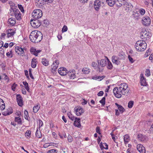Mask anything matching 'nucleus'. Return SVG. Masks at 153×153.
<instances>
[{"label": "nucleus", "mask_w": 153, "mask_h": 153, "mask_svg": "<svg viewBox=\"0 0 153 153\" xmlns=\"http://www.w3.org/2000/svg\"><path fill=\"white\" fill-rule=\"evenodd\" d=\"M42 37L43 35L42 33L37 30L32 31L29 36L30 40L35 43L40 42L42 39Z\"/></svg>", "instance_id": "nucleus-1"}, {"label": "nucleus", "mask_w": 153, "mask_h": 153, "mask_svg": "<svg viewBox=\"0 0 153 153\" xmlns=\"http://www.w3.org/2000/svg\"><path fill=\"white\" fill-rule=\"evenodd\" d=\"M120 88L118 87H115L113 90V92L115 96L117 98H121L122 95H125V93L123 91L120 90Z\"/></svg>", "instance_id": "nucleus-2"}, {"label": "nucleus", "mask_w": 153, "mask_h": 153, "mask_svg": "<svg viewBox=\"0 0 153 153\" xmlns=\"http://www.w3.org/2000/svg\"><path fill=\"white\" fill-rule=\"evenodd\" d=\"M32 16L33 19H38L42 16V11L39 9L34 10L32 13Z\"/></svg>", "instance_id": "nucleus-3"}, {"label": "nucleus", "mask_w": 153, "mask_h": 153, "mask_svg": "<svg viewBox=\"0 0 153 153\" xmlns=\"http://www.w3.org/2000/svg\"><path fill=\"white\" fill-rule=\"evenodd\" d=\"M30 23L31 26L35 28L39 27L41 25V20L37 19H31L30 21Z\"/></svg>", "instance_id": "nucleus-4"}, {"label": "nucleus", "mask_w": 153, "mask_h": 153, "mask_svg": "<svg viewBox=\"0 0 153 153\" xmlns=\"http://www.w3.org/2000/svg\"><path fill=\"white\" fill-rule=\"evenodd\" d=\"M11 10L10 12L11 15H12V13L13 14H14L16 19L18 20H20L21 19V14L19 10L16 9H14L13 8H11Z\"/></svg>", "instance_id": "nucleus-5"}, {"label": "nucleus", "mask_w": 153, "mask_h": 153, "mask_svg": "<svg viewBox=\"0 0 153 153\" xmlns=\"http://www.w3.org/2000/svg\"><path fill=\"white\" fill-rule=\"evenodd\" d=\"M137 45L140 47V51H144L146 48L147 44L145 41L140 40L137 42Z\"/></svg>", "instance_id": "nucleus-6"}, {"label": "nucleus", "mask_w": 153, "mask_h": 153, "mask_svg": "<svg viewBox=\"0 0 153 153\" xmlns=\"http://www.w3.org/2000/svg\"><path fill=\"white\" fill-rule=\"evenodd\" d=\"M119 88L120 89H121L120 90L123 91L125 93V95L127 96L128 95L129 89L128 87V85L126 83L121 84Z\"/></svg>", "instance_id": "nucleus-7"}, {"label": "nucleus", "mask_w": 153, "mask_h": 153, "mask_svg": "<svg viewBox=\"0 0 153 153\" xmlns=\"http://www.w3.org/2000/svg\"><path fill=\"white\" fill-rule=\"evenodd\" d=\"M143 24L145 26H147L149 25L151 23V19L147 16H146L143 17L142 19Z\"/></svg>", "instance_id": "nucleus-8"}, {"label": "nucleus", "mask_w": 153, "mask_h": 153, "mask_svg": "<svg viewBox=\"0 0 153 153\" xmlns=\"http://www.w3.org/2000/svg\"><path fill=\"white\" fill-rule=\"evenodd\" d=\"M15 50L16 53L20 56H25V52L24 50L22 48L16 46L15 48Z\"/></svg>", "instance_id": "nucleus-9"}, {"label": "nucleus", "mask_w": 153, "mask_h": 153, "mask_svg": "<svg viewBox=\"0 0 153 153\" xmlns=\"http://www.w3.org/2000/svg\"><path fill=\"white\" fill-rule=\"evenodd\" d=\"M59 64V62L58 60H56L53 62V63L52 65V67L51 70V71L52 73H54L56 71Z\"/></svg>", "instance_id": "nucleus-10"}, {"label": "nucleus", "mask_w": 153, "mask_h": 153, "mask_svg": "<svg viewBox=\"0 0 153 153\" xmlns=\"http://www.w3.org/2000/svg\"><path fill=\"white\" fill-rule=\"evenodd\" d=\"M123 5L124 7L126 10L129 12L131 11L133 6L130 3L127 2L126 1L124 4H123Z\"/></svg>", "instance_id": "nucleus-11"}, {"label": "nucleus", "mask_w": 153, "mask_h": 153, "mask_svg": "<svg viewBox=\"0 0 153 153\" xmlns=\"http://www.w3.org/2000/svg\"><path fill=\"white\" fill-rule=\"evenodd\" d=\"M106 59H101L100 62H99V60H98V64L101 67H103L107 65V62H108V59L106 57Z\"/></svg>", "instance_id": "nucleus-12"}, {"label": "nucleus", "mask_w": 153, "mask_h": 153, "mask_svg": "<svg viewBox=\"0 0 153 153\" xmlns=\"http://www.w3.org/2000/svg\"><path fill=\"white\" fill-rule=\"evenodd\" d=\"M140 35V38L142 39L149 38V33H148L146 30L144 28L142 29Z\"/></svg>", "instance_id": "nucleus-13"}, {"label": "nucleus", "mask_w": 153, "mask_h": 153, "mask_svg": "<svg viewBox=\"0 0 153 153\" xmlns=\"http://www.w3.org/2000/svg\"><path fill=\"white\" fill-rule=\"evenodd\" d=\"M102 2L99 0H96L94 2V6L95 9L98 11L100 7Z\"/></svg>", "instance_id": "nucleus-14"}, {"label": "nucleus", "mask_w": 153, "mask_h": 153, "mask_svg": "<svg viewBox=\"0 0 153 153\" xmlns=\"http://www.w3.org/2000/svg\"><path fill=\"white\" fill-rule=\"evenodd\" d=\"M16 101L18 105L22 107L23 105L22 98L19 94H17L16 95Z\"/></svg>", "instance_id": "nucleus-15"}, {"label": "nucleus", "mask_w": 153, "mask_h": 153, "mask_svg": "<svg viewBox=\"0 0 153 153\" xmlns=\"http://www.w3.org/2000/svg\"><path fill=\"white\" fill-rule=\"evenodd\" d=\"M137 148L140 153H145V148L142 144H138L137 145Z\"/></svg>", "instance_id": "nucleus-16"}, {"label": "nucleus", "mask_w": 153, "mask_h": 153, "mask_svg": "<svg viewBox=\"0 0 153 153\" xmlns=\"http://www.w3.org/2000/svg\"><path fill=\"white\" fill-rule=\"evenodd\" d=\"M41 51V50H37L36 48L33 47L31 48L30 50V52L31 53L36 56H37L38 54L40 53Z\"/></svg>", "instance_id": "nucleus-17"}, {"label": "nucleus", "mask_w": 153, "mask_h": 153, "mask_svg": "<svg viewBox=\"0 0 153 153\" xmlns=\"http://www.w3.org/2000/svg\"><path fill=\"white\" fill-rule=\"evenodd\" d=\"M35 3L37 7L41 8L45 4V3L44 0H36Z\"/></svg>", "instance_id": "nucleus-18"}, {"label": "nucleus", "mask_w": 153, "mask_h": 153, "mask_svg": "<svg viewBox=\"0 0 153 153\" xmlns=\"http://www.w3.org/2000/svg\"><path fill=\"white\" fill-rule=\"evenodd\" d=\"M75 111L76 112V114L78 116L81 115L84 112L83 108L80 107L75 109Z\"/></svg>", "instance_id": "nucleus-19"}, {"label": "nucleus", "mask_w": 153, "mask_h": 153, "mask_svg": "<svg viewBox=\"0 0 153 153\" xmlns=\"http://www.w3.org/2000/svg\"><path fill=\"white\" fill-rule=\"evenodd\" d=\"M68 75L69 77H70V78L72 79H74L76 77L75 74V71L74 70L69 71L68 72Z\"/></svg>", "instance_id": "nucleus-20"}, {"label": "nucleus", "mask_w": 153, "mask_h": 153, "mask_svg": "<svg viewBox=\"0 0 153 153\" xmlns=\"http://www.w3.org/2000/svg\"><path fill=\"white\" fill-rule=\"evenodd\" d=\"M127 1V0H117L115 2V4L118 7H120L123 5Z\"/></svg>", "instance_id": "nucleus-21"}, {"label": "nucleus", "mask_w": 153, "mask_h": 153, "mask_svg": "<svg viewBox=\"0 0 153 153\" xmlns=\"http://www.w3.org/2000/svg\"><path fill=\"white\" fill-rule=\"evenodd\" d=\"M120 59H118L117 57L115 56H113L112 57V62L114 63H115L117 65L120 64Z\"/></svg>", "instance_id": "nucleus-22"}, {"label": "nucleus", "mask_w": 153, "mask_h": 153, "mask_svg": "<svg viewBox=\"0 0 153 153\" xmlns=\"http://www.w3.org/2000/svg\"><path fill=\"white\" fill-rule=\"evenodd\" d=\"M74 125L76 127H79L81 126L80 119L79 118H76L74 123Z\"/></svg>", "instance_id": "nucleus-23"}, {"label": "nucleus", "mask_w": 153, "mask_h": 153, "mask_svg": "<svg viewBox=\"0 0 153 153\" xmlns=\"http://www.w3.org/2000/svg\"><path fill=\"white\" fill-rule=\"evenodd\" d=\"M137 137L138 140L140 141H145L146 139V137L141 134H138L137 135Z\"/></svg>", "instance_id": "nucleus-24"}, {"label": "nucleus", "mask_w": 153, "mask_h": 153, "mask_svg": "<svg viewBox=\"0 0 153 153\" xmlns=\"http://www.w3.org/2000/svg\"><path fill=\"white\" fill-rule=\"evenodd\" d=\"M140 83L141 85L145 86L147 85L145 79L143 76H140Z\"/></svg>", "instance_id": "nucleus-25"}, {"label": "nucleus", "mask_w": 153, "mask_h": 153, "mask_svg": "<svg viewBox=\"0 0 153 153\" xmlns=\"http://www.w3.org/2000/svg\"><path fill=\"white\" fill-rule=\"evenodd\" d=\"M125 54L124 53L123 51H121L119 52L118 57H117V58L120 60H124L125 59Z\"/></svg>", "instance_id": "nucleus-26"}, {"label": "nucleus", "mask_w": 153, "mask_h": 153, "mask_svg": "<svg viewBox=\"0 0 153 153\" xmlns=\"http://www.w3.org/2000/svg\"><path fill=\"white\" fill-rule=\"evenodd\" d=\"M8 22L10 25L13 26L16 23V20L14 18H10L8 19Z\"/></svg>", "instance_id": "nucleus-27"}, {"label": "nucleus", "mask_w": 153, "mask_h": 153, "mask_svg": "<svg viewBox=\"0 0 153 153\" xmlns=\"http://www.w3.org/2000/svg\"><path fill=\"white\" fill-rule=\"evenodd\" d=\"M14 32L13 30L12 29H9L8 30V33L7 34V36L9 38L14 35Z\"/></svg>", "instance_id": "nucleus-28"}, {"label": "nucleus", "mask_w": 153, "mask_h": 153, "mask_svg": "<svg viewBox=\"0 0 153 153\" xmlns=\"http://www.w3.org/2000/svg\"><path fill=\"white\" fill-rule=\"evenodd\" d=\"M115 104L117 106L118 109L121 113H122L124 111L125 109L122 106L119 105L117 103H115Z\"/></svg>", "instance_id": "nucleus-29"}, {"label": "nucleus", "mask_w": 153, "mask_h": 153, "mask_svg": "<svg viewBox=\"0 0 153 153\" xmlns=\"http://www.w3.org/2000/svg\"><path fill=\"white\" fill-rule=\"evenodd\" d=\"M41 62L45 66H47L49 65V61L46 58H42V59Z\"/></svg>", "instance_id": "nucleus-30"}, {"label": "nucleus", "mask_w": 153, "mask_h": 153, "mask_svg": "<svg viewBox=\"0 0 153 153\" xmlns=\"http://www.w3.org/2000/svg\"><path fill=\"white\" fill-rule=\"evenodd\" d=\"M106 2L108 5L113 6L115 4V0H106Z\"/></svg>", "instance_id": "nucleus-31"}, {"label": "nucleus", "mask_w": 153, "mask_h": 153, "mask_svg": "<svg viewBox=\"0 0 153 153\" xmlns=\"http://www.w3.org/2000/svg\"><path fill=\"white\" fill-rule=\"evenodd\" d=\"M58 72L62 76H65L67 74H68L67 71H61L60 70H58Z\"/></svg>", "instance_id": "nucleus-32"}, {"label": "nucleus", "mask_w": 153, "mask_h": 153, "mask_svg": "<svg viewBox=\"0 0 153 153\" xmlns=\"http://www.w3.org/2000/svg\"><path fill=\"white\" fill-rule=\"evenodd\" d=\"M129 136L127 134H126L124 137V140L125 143L126 144L128 143L129 141Z\"/></svg>", "instance_id": "nucleus-33"}, {"label": "nucleus", "mask_w": 153, "mask_h": 153, "mask_svg": "<svg viewBox=\"0 0 153 153\" xmlns=\"http://www.w3.org/2000/svg\"><path fill=\"white\" fill-rule=\"evenodd\" d=\"M15 121L18 123L19 124L21 125L22 124V121L21 118L19 117H16L15 118Z\"/></svg>", "instance_id": "nucleus-34"}, {"label": "nucleus", "mask_w": 153, "mask_h": 153, "mask_svg": "<svg viewBox=\"0 0 153 153\" xmlns=\"http://www.w3.org/2000/svg\"><path fill=\"white\" fill-rule=\"evenodd\" d=\"M67 114L69 118H70L72 121L74 120H75L76 118V117H75L74 116H72V115L70 112H68L67 113Z\"/></svg>", "instance_id": "nucleus-35"}, {"label": "nucleus", "mask_w": 153, "mask_h": 153, "mask_svg": "<svg viewBox=\"0 0 153 153\" xmlns=\"http://www.w3.org/2000/svg\"><path fill=\"white\" fill-rule=\"evenodd\" d=\"M107 68L111 70L112 69L113 67V65L110 62L109 60L108 59V62H107Z\"/></svg>", "instance_id": "nucleus-36"}, {"label": "nucleus", "mask_w": 153, "mask_h": 153, "mask_svg": "<svg viewBox=\"0 0 153 153\" xmlns=\"http://www.w3.org/2000/svg\"><path fill=\"white\" fill-rule=\"evenodd\" d=\"M105 97H103L101 100L99 102L101 104L102 106H103L105 104Z\"/></svg>", "instance_id": "nucleus-37"}, {"label": "nucleus", "mask_w": 153, "mask_h": 153, "mask_svg": "<svg viewBox=\"0 0 153 153\" xmlns=\"http://www.w3.org/2000/svg\"><path fill=\"white\" fill-rule=\"evenodd\" d=\"M36 136L38 138H40L42 137V134L41 132L40 131H39L38 129H37L36 133Z\"/></svg>", "instance_id": "nucleus-38"}, {"label": "nucleus", "mask_w": 153, "mask_h": 153, "mask_svg": "<svg viewBox=\"0 0 153 153\" xmlns=\"http://www.w3.org/2000/svg\"><path fill=\"white\" fill-rule=\"evenodd\" d=\"M23 84L25 85L26 89L28 91L29 88L28 83L26 81H23Z\"/></svg>", "instance_id": "nucleus-39"}, {"label": "nucleus", "mask_w": 153, "mask_h": 153, "mask_svg": "<svg viewBox=\"0 0 153 153\" xmlns=\"http://www.w3.org/2000/svg\"><path fill=\"white\" fill-rule=\"evenodd\" d=\"M39 109V107L38 105L34 106L33 108V111L34 113H36Z\"/></svg>", "instance_id": "nucleus-40"}, {"label": "nucleus", "mask_w": 153, "mask_h": 153, "mask_svg": "<svg viewBox=\"0 0 153 153\" xmlns=\"http://www.w3.org/2000/svg\"><path fill=\"white\" fill-rule=\"evenodd\" d=\"M58 151L55 149H52L48 151L47 153H57Z\"/></svg>", "instance_id": "nucleus-41"}, {"label": "nucleus", "mask_w": 153, "mask_h": 153, "mask_svg": "<svg viewBox=\"0 0 153 153\" xmlns=\"http://www.w3.org/2000/svg\"><path fill=\"white\" fill-rule=\"evenodd\" d=\"M134 104V102L133 101H129L128 104V107L129 108H131Z\"/></svg>", "instance_id": "nucleus-42"}, {"label": "nucleus", "mask_w": 153, "mask_h": 153, "mask_svg": "<svg viewBox=\"0 0 153 153\" xmlns=\"http://www.w3.org/2000/svg\"><path fill=\"white\" fill-rule=\"evenodd\" d=\"M7 112L9 113V115L12 114L13 112V109L12 108L10 107L7 109Z\"/></svg>", "instance_id": "nucleus-43"}, {"label": "nucleus", "mask_w": 153, "mask_h": 153, "mask_svg": "<svg viewBox=\"0 0 153 153\" xmlns=\"http://www.w3.org/2000/svg\"><path fill=\"white\" fill-rule=\"evenodd\" d=\"M68 30V27L66 25H64L62 29V33L66 32Z\"/></svg>", "instance_id": "nucleus-44"}, {"label": "nucleus", "mask_w": 153, "mask_h": 153, "mask_svg": "<svg viewBox=\"0 0 153 153\" xmlns=\"http://www.w3.org/2000/svg\"><path fill=\"white\" fill-rule=\"evenodd\" d=\"M68 140L69 142H72L73 140V139L72 137L69 134L68 135Z\"/></svg>", "instance_id": "nucleus-45"}, {"label": "nucleus", "mask_w": 153, "mask_h": 153, "mask_svg": "<svg viewBox=\"0 0 153 153\" xmlns=\"http://www.w3.org/2000/svg\"><path fill=\"white\" fill-rule=\"evenodd\" d=\"M139 12L141 15H143L145 14V10L143 9H140V10Z\"/></svg>", "instance_id": "nucleus-46"}, {"label": "nucleus", "mask_w": 153, "mask_h": 153, "mask_svg": "<svg viewBox=\"0 0 153 153\" xmlns=\"http://www.w3.org/2000/svg\"><path fill=\"white\" fill-rule=\"evenodd\" d=\"M31 133V131L30 130H27L26 133H25V135L26 136H27L28 137L29 136H30V134Z\"/></svg>", "instance_id": "nucleus-47"}, {"label": "nucleus", "mask_w": 153, "mask_h": 153, "mask_svg": "<svg viewBox=\"0 0 153 153\" xmlns=\"http://www.w3.org/2000/svg\"><path fill=\"white\" fill-rule=\"evenodd\" d=\"M145 75L147 76H149L150 75V71L149 69H146V71Z\"/></svg>", "instance_id": "nucleus-48"}, {"label": "nucleus", "mask_w": 153, "mask_h": 153, "mask_svg": "<svg viewBox=\"0 0 153 153\" xmlns=\"http://www.w3.org/2000/svg\"><path fill=\"white\" fill-rule=\"evenodd\" d=\"M37 62H31V66L33 68H35L36 66V64Z\"/></svg>", "instance_id": "nucleus-49"}, {"label": "nucleus", "mask_w": 153, "mask_h": 153, "mask_svg": "<svg viewBox=\"0 0 153 153\" xmlns=\"http://www.w3.org/2000/svg\"><path fill=\"white\" fill-rule=\"evenodd\" d=\"M17 86V85L15 83H14V84H13L12 86V87H11L13 91H15V90Z\"/></svg>", "instance_id": "nucleus-50"}, {"label": "nucleus", "mask_w": 153, "mask_h": 153, "mask_svg": "<svg viewBox=\"0 0 153 153\" xmlns=\"http://www.w3.org/2000/svg\"><path fill=\"white\" fill-rule=\"evenodd\" d=\"M3 75L4 76V79L5 80H7V82H8L9 81V77L7 76V75L5 74H4Z\"/></svg>", "instance_id": "nucleus-51"}, {"label": "nucleus", "mask_w": 153, "mask_h": 153, "mask_svg": "<svg viewBox=\"0 0 153 153\" xmlns=\"http://www.w3.org/2000/svg\"><path fill=\"white\" fill-rule=\"evenodd\" d=\"M128 59L129 61L131 62V63H133L134 62V60H133V59L130 56H128Z\"/></svg>", "instance_id": "nucleus-52"}, {"label": "nucleus", "mask_w": 153, "mask_h": 153, "mask_svg": "<svg viewBox=\"0 0 153 153\" xmlns=\"http://www.w3.org/2000/svg\"><path fill=\"white\" fill-rule=\"evenodd\" d=\"M29 74L30 77L32 79H34V77L33 76L32 74V73H31V69H29Z\"/></svg>", "instance_id": "nucleus-53"}, {"label": "nucleus", "mask_w": 153, "mask_h": 153, "mask_svg": "<svg viewBox=\"0 0 153 153\" xmlns=\"http://www.w3.org/2000/svg\"><path fill=\"white\" fill-rule=\"evenodd\" d=\"M18 7L19 9L22 12H23L24 11V10L23 9V7L21 5H18Z\"/></svg>", "instance_id": "nucleus-54"}, {"label": "nucleus", "mask_w": 153, "mask_h": 153, "mask_svg": "<svg viewBox=\"0 0 153 153\" xmlns=\"http://www.w3.org/2000/svg\"><path fill=\"white\" fill-rule=\"evenodd\" d=\"M96 132L99 134H101L100 132V127L97 126L96 128Z\"/></svg>", "instance_id": "nucleus-55"}, {"label": "nucleus", "mask_w": 153, "mask_h": 153, "mask_svg": "<svg viewBox=\"0 0 153 153\" xmlns=\"http://www.w3.org/2000/svg\"><path fill=\"white\" fill-rule=\"evenodd\" d=\"M135 47L136 49L138 51H140V47L139 46V45H137V42L135 44Z\"/></svg>", "instance_id": "nucleus-56"}, {"label": "nucleus", "mask_w": 153, "mask_h": 153, "mask_svg": "<svg viewBox=\"0 0 153 153\" xmlns=\"http://www.w3.org/2000/svg\"><path fill=\"white\" fill-rule=\"evenodd\" d=\"M104 94L102 91H100L97 94V95L99 96H102Z\"/></svg>", "instance_id": "nucleus-57"}, {"label": "nucleus", "mask_w": 153, "mask_h": 153, "mask_svg": "<svg viewBox=\"0 0 153 153\" xmlns=\"http://www.w3.org/2000/svg\"><path fill=\"white\" fill-rule=\"evenodd\" d=\"M39 128H40L43 125V123L42 122V121L41 120H39Z\"/></svg>", "instance_id": "nucleus-58"}, {"label": "nucleus", "mask_w": 153, "mask_h": 153, "mask_svg": "<svg viewBox=\"0 0 153 153\" xmlns=\"http://www.w3.org/2000/svg\"><path fill=\"white\" fill-rule=\"evenodd\" d=\"M137 11H134L133 12L134 13H133V16H136L137 17V16H138L139 14L138 13H137Z\"/></svg>", "instance_id": "nucleus-59"}, {"label": "nucleus", "mask_w": 153, "mask_h": 153, "mask_svg": "<svg viewBox=\"0 0 153 153\" xmlns=\"http://www.w3.org/2000/svg\"><path fill=\"white\" fill-rule=\"evenodd\" d=\"M43 22V24H45V25H47L48 23V22L47 20H44Z\"/></svg>", "instance_id": "nucleus-60"}, {"label": "nucleus", "mask_w": 153, "mask_h": 153, "mask_svg": "<svg viewBox=\"0 0 153 153\" xmlns=\"http://www.w3.org/2000/svg\"><path fill=\"white\" fill-rule=\"evenodd\" d=\"M97 65L94 62H93L92 63V66L96 68L97 66Z\"/></svg>", "instance_id": "nucleus-61"}, {"label": "nucleus", "mask_w": 153, "mask_h": 153, "mask_svg": "<svg viewBox=\"0 0 153 153\" xmlns=\"http://www.w3.org/2000/svg\"><path fill=\"white\" fill-rule=\"evenodd\" d=\"M149 50V49L148 51H147L146 52V53L145 56V57H146L148 56L149 55V53L150 52Z\"/></svg>", "instance_id": "nucleus-62"}, {"label": "nucleus", "mask_w": 153, "mask_h": 153, "mask_svg": "<svg viewBox=\"0 0 153 153\" xmlns=\"http://www.w3.org/2000/svg\"><path fill=\"white\" fill-rule=\"evenodd\" d=\"M59 135L60 137L61 138H63V137L65 138L66 137V135L65 133L63 134L62 135H61V134H59Z\"/></svg>", "instance_id": "nucleus-63"}, {"label": "nucleus", "mask_w": 153, "mask_h": 153, "mask_svg": "<svg viewBox=\"0 0 153 153\" xmlns=\"http://www.w3.org/2000/svg\"><path fill=\"white\" fill-rule=\"evenodd\" d=\"M100 146L101 150H102L103 149L105 148V147H104V146L102 144V142H101L100 143Z\"/></svg>", "instance_id": "nucleus-64"}]
</instances>
